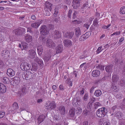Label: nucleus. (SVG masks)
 I'll use <instances>...</instances> for the list:
<instances>
[{
    "mask_svg": "<svg viewBox=\"0 0 125 125\" xmlns=\"http://www.w3.org/2000/svg\"><path fill=\"white\" fill-rule=\"evenodd\" d=\"M107 112V110L106 108L105 107H102L97 110L96 114L98 117H102L105 115Z\"/></svg>",
    "mask_w": 125,
    "mask_h": 125,
    "instance_id": "f257e3e1",
    "label": "nucleus"
},
{
    "mask_svg": "<svg viewBox=\"0 0 125 125\" xmlns=\"http://www.w3.org/2000/svg\"><path fill=\"white\" fill-rule=\"evenodd\" d=\"M35 73L33 74L31 72L28 71H24L22 74V77L23 79L26 80L31 79L33 78Z\"/></svg>",
    "mask_w": 125,
    "mask_h": 125,
    "instance_id": "f03ea898",
    "label": "nucleus"
},
{
    "mask_svg": "<svg viewBox=\"0 0 125 125\" xmlns=\"http://www.w3.org/2000/svg\"><path fill=\"white\" fill-rule=\"evenodd\" d=\"M44 107L46 109L52 110L56 108V104L54 101L50 102L48 105L47 104H46L44 105Z\"/></svg>",
    "mask_w": 125,
    "mask_h": 125,
    "instance_id": "7ed1b4c3",
    "label": "nucleus"
},
{
    "mask_svg": "<svg viewBox=\"0 0 125 125\" xmlns=\"http://www.w3.org/2000/svg\"><path fill=\"white\" fill-rule=\"evenodd\" d=\"M19 108L18 104L16 102L14 103L13 104L12 107L11 109L10 113L11 114H13L16 113H18L17 110Z\"/></svg>",
    "mask_w": 125,
    "mask_h": 125,
    "instance_id": "20e7f679",
    "label": "nucleus"
},
{
    "mask_svg": "<svg viewBox=\"0 0 125 125\" xmlns=\"http://www.w3.org/2000/svg\"><path fill=\"white\" fill-rule=\"evenodd\" d=\"M20 67L21 69L23 71L28 70L31 68V65L27 62L22 63Z\"/></svg>",
    "mask_w": 125,
    "mask_h": 125,
    "instance_id": "39448f33",
    "label": "nucleus"
},
{
    "mask_svg": "<svg viewBox=\"0 0 125 125\" xmlns=\"http://www.w3.org/2000/svg\"><path fill=\"white\" fill-rule=\"evenodd\" d=\"M81 0H73L72 2V5L73 8L74 9H77L80 6V3Z\"/></svg>",
    "mask_w": 125,
    "mask_h": 125,
    "instance_id": "423d86ee",
    "label": "nucleus"
},
{
    "mask_svg": "<svg viewBox=\"0 0 125 125\" xmlns=\"http://www.w3.org/2000/svg\"><path fill=\"white\" fill-rule=\"evenodd\" d=\"M36 50H31L29 51L28 56L31 59L34 58L36 55Z\"/></svg>",
    "mask_w": 125,
    "mask_h": 125,
    "instance_id": "0eeeda50",
    "label": "nucleus"
},
{
    "mask_svg": "<svg viewBox=\"0 0 125 125\" xmlns=\"http://www.w3.org/2000/svg\"><path fill=\"white\" fill-rule=\"evenodd\" d=\"M47 46L49 48H53L55 47V44L51 39L48 40L46 42Z\"/></svg>",
    "mask_w": 125,
    "mask_h": 125,
    "instance_id": "6e6552de",
    "label": "nucleus"
},
{
    "mask_svg": "<svg viewBox=\"0 0 125 125\" xmlns=\"http://www.w3.org/2000/svg\"><path fill=\"white\" fill-rule=\"evenodd\" d=\"M64 37L71 39L74 34L73 32H63Z\"/></svg>",
    "mask_w": 125,
    "mask_h": 125,
    "instance_id": "1a4fd4ad",
    "label": "nucleus"
},
{
    "mask_svg": "<svg viewBox=\"0 0 125 125\" xmlns=\"http://www.w3.org/2000/svg\"><path fill=\"white\" fill-rule=\"evenodd\" d=\"M7 74L8 76L11 77L14 76L15 73L13 70L9 68L7 70Z\"/></svg>",
    "mask_w": 125,
    "mask_h": 125,
    "instance_id": "9d476101",
    "label": "nucleus"
},
{
    "mask_svg": "<svg viewBox=\"0 0 125 125\" xmlns=\"http://www.w3.org/2000/svg\"><path fill=\"white\" fill-rule=\"evenodd\" d=\"M7 90L6 86L3 84L0 83V93H4Z\"/></svg>",
    "mask_w": 125,
    "mask_h": 125,
    "instance_id": "9b49d317",
    "label": "nucleus"
},
{
    "mask_svg": "<svg viewBox=\"0 0 125 125\" xmlns=\"http://www.w3.org/2000/svg\"><path fill=\"white\" fill-rule=\"evenodd\" d=\"M58 111L62 115H64L66 112L65 107L62 105L60 106L58 108Z\"/></svg>",
    "mask_w": 125,
    "mask_h": 125,
    "instance_id": "f8f14e48",
    "label": "nucleus"
},
{
    "mask_svg": "<svg viewBox=\"0 0 125 125\" xmlns=\"http://www.w3.org/2000/svg\"><path fill=\"white\" fill-rule=\"evenodd\" d=\"M63 49V47L62 45L60 44L57 46L56 48V53L58 54L62 52Z\"/></svg>",
    "mask_w": 125,
    "mask_h": 125,
    "instance_id": "ddd939ff",
    "label": "nucleus"
},
{
    "mask_svg": "<svg viewBox=\"0 0 125 125\" xmlns=\"http://www.w3.org/2000/svg\"><path fill=\"white\" fill-rule=\"evenodd\" d=\"M63 42L65 47H70L72 45L71 41L69 40H65L63 41Z\"/></svg>",
    "mask_w": 125,
    "mask_h": 125,
    "instance_id": "4468645a",
    "label": "nucleus"
},
{
    "mask_svg": "<svg viewBox=\"0 0 125 125\" xmlns=\"http://www.w3.org/2000/svg\"><path fill=\"white\" fill-rule=\"evenodd\" d=\"M32 36L28 34L25 35L24 39L26 42L28 43L31 42L32 41Z\"/></svg>",
    "mask_w": 125,
    "mask_h": 125,
    "instance_id": "2eb2a0df",
    "label": "nucleus"
},
{
    "mask_svg": "<svg viewBox=\"0 0 125 125\" xmlns=\"http://www.w3.org/2000/svg\"><path fill=\"white\" fill-rule=\"evenodd\" d=\"M81 102L80 100L75 99L73 100V105L78 106L81 104Z\"/></svg>",
    "mask_w": 125,
    "mask_h": 125,
    "instance_id": "dca6fc26",
    "label": "nucleus"
},
{
    "mask_svg": "<svg viewBox=\"0 0 125 125\" xmlns=\"http://www.w3.org/2000/svg\"><path fill=\"white\" fill-rule=\"evenodd\" d=\"M45 5V9H48L50 11H51L52 7V5L51 3L48 2H46Z\"/></svg>",
    "mask_w": 125,
    "mask_h": 125,
    "instance_id": "f3484780",
    "label": "nucleus"
},
{
    "mask_svg": "<svg viewBox=\"0 0 125 125\" xmlns=\"http://www.w3.org/2000/svg\"><path fill=\"white\" fill-rule=\"evenodd\" d=\"M41 21H38V22L32 23L31 26L35 28H38L41 23Z\"/></svg>",
    "mask_w": 125,
    "mask_h": 125,
    "instance_id": "a211bd4d",
    "label": "nucleus"
},
{
    "mask_svg": "<svg viewBox=\"0 0 125 125\" xmlns=\"http://www.w3.org/2000/svg\"><path fill=\"white\" fill-rule=\"evenodd\" d=\"M45 117L44 115H40L38 118V123L40 124L42 122Z\"/></svg>",
    "mask_w": 125,
    "mask_h": 125,
    "instance_id": "6ab92c4d",
    "label": "nucleus"
},
{
    "mask_svg": "<svg viewBox=\"0 0 125 125\" xmlns=\"http://www.w3.org/2000/svg\"><path fill=\"white\" fill-rule=\"evenodd\" d=\"M54 32V34L53 35V37L55 39H57L61 38V33L60 32Z\"/></svg>",
    "mask_w": 125,
    "mask_h": 125,
    "instance_id": "aec40b11",
    "label": "nucleus"
},
{
    "mask_svg": "<svg viewBox=\"0 0 125 125\" xmlns=\"http://www.w3.org/2000/svg\"><path fill=\"white\" fill-rule=\"evenodd\" d=\"M96 16H97L93 21V24L95 26H97L98 24L97 22L98 18V19H99V17L100 16V14L99 13H97L96 14Z\"/></svg>",
    "mask_w": 125,
    "mask_h": 125,
    "instance_id": "412c9836",
    "label": "nucleus"
},
{
    "mask_svg": "<svg viewBox=\"0 0 125 125\" xmlns=\"http://www.w3.org/2000/svg\"><path fill=\"white\" fill-rule=\"evenodd\" d=\"M118 77L116 75L114 74L112 77V80L113 83H116L119 79Z\"/></svg>",
    "mask_w": 125,
    "mask_h": 125,
    "instance_id": "4be33fe9",
    "label": "nucleus"
},
{
    "mask_svg": "<svg viewBox=\"0 0 125 125\" xmlns=\"http://www.w3.org/2000/svg\"><path fill=\"white\" fill-rule=\"evenodd\" d=\"M100 74V72L98 70H96L93 71L92 72V75L94 77H97L99 76Z\"/></svg>",
    "mask_w": 125,
    "mask_h": 125,
    "instance_id": "5701e85b",
    "label": "nucleus"
},
{
    "mask_svg": "<svg viewBox=\"0 0 125 125\" xmlns=\"http://www.w3.org/2000/svg\"><path fill=\"white\" fill-rule=\"evenodd\" d=\"M69 114L70 116L71 117H73L75 115V109L74 108L71 109L69 112Z\"/></svg>",
    "mask_w": 125,
    "mask_h": 125,
    "instance_id": "b1692460",
    "label": "nucleus"
},
{
    "mask_svg": "<svg viewBox=\"0 0 125 125\" xmlns=\"http://www.w3.org/2000/svg\"><path fill=\"white\" fill-rule=\"evenodd\" d=\"M42 45L39 46L37 48V52L39 55H41L42 53Z\"/></svg>",
    "mask_w": 125,
    "mask_h": 125,
    "instance_id": "393cba45",
    "label": "nucleus"
},
{
    "mask_svg": "<svg viewBox=\"0 0 125 125\" xmlns=\"http://www.w3.org/2000/svg\"><path fill=\"white\" fill-rule=\"evenodd\" d=\"M95 98L93 97H91L90 98L89 102L88 104V105L90 107H92V104L95 101Z\"/></svg>",
    "mask_w": 125,
    "mask_h": 125,
    "instance_id": "a878e982",
    "label": "nucleus"
},
{
    "mask_svg": "<svg viewBox=\"0 0 125 125\" xmlns=\"http://www.w3.org/2000/svg\"><path fill=\"white\" fill-rule=\"evenodd\" d=\"M113 68V67L112 65L108 66L105 68V69L106 72L111 73L112 72Z\"/></svg>",
    "mask_w": 125,
    "mask_h": 125,
    "instance_id": "bb28decb",
    "label": "nucleus"
},
{
    "mask_svg": "<svg viewBox=\"0 0 125 125\" xmlns=\"http://www.w3.org/2000/svg\"><path fill=\"white\" fill-rule=\"evenodd\" d=\"M21 44L22 47H23V49H21L22 50H27L28 48V44L24 42H22L21 43Z\"/></svg>",
    "mask_w": 125,
    "mask_h": 125,
    "instance_id": "cd10ccee",
    "label": "nucleus"
},
{
    "mask_svg": "<svg viewBox=\"0 0 125 125\" xmlns=\"http://www.w3.org/2000/svg\"><path fill=\"white\" fill-rule=\"evenodd\" d=\"M123 116V114L121 112H118L115 114L116 117L118 119H121Z\"/></svg>",
    "mask_w": 125,
    "mask_h": 125,
    "instance_id": "c85d7f7f",
    "label": "nucleus"
},
{
    "mask_svg": "<svg viewBox=\"0 0 125 125\" xmlns=\"http://www.w3.org/2000/svg\"><path fill=\"white\" fill-rule=\"evenodd\" d=\"M40 28V31H48L50 30L48 29L47 27L45 25L42 26Z\"/></svg>",
    "mask_w": 125,
    "mask_h": 125,
    "instance_id": "c756f323",
    "label": "nucleus"
},
{
    "mask_svg": "<svg viewBox=\"0 0 125 125\" xmlns=\"http://www.w3.org/2000/svg\"><path fill=\"white\" fill-rule=\"evenodd\" d=\"M102 92L101 90H96L94 93V95L96 97H99L101 94Z\"/></svg>",
    "mask_w": 125,
    "mask_h": 125,
    "instance_id": "7c9ffc66",
    "label": "nucleus"
},
{
    "mask_svg": "<svg viewBox=\"0 0 125 125\" xmlns=\"http://www.w3.org/2000/svg\"><path fill=\"white\" fill-rule=\"evenodd\" d=\"M48 32H40V33L41 34L42 37V35L43 36H45L46 34H48ZM45 37L44 36L43 37V36L42 37V41L43 42H44Z\"/></svg>",
    "mask_w": 125,
    "mask_h": 125,
    "instance_id": "2f4dec72",
    "label": "nucleus"
},
{
    "mask_svg": "<svg viewBox=\"0 0 125 125\" xmlns=\"http://www.w3.org/2000/svg\"><path fill=\"white\" fill-rule=\"evenodd\" d=\"M2 81L4 83H9V79L6 77H3Z\"/></svg>",
    "mask_w": 125,
    "mask_h": 125,
    "instance_id": "473e14b6",
    "label": "nucleus"
},
{
    "mask_svg": "<svg viewBox=\"0 0 125 125\" xmlns=\"http://www.w3.org/2000/svg\"><path fill=\"white\" fill-rule=\"evenodd\" d=\"M36 60V61L37 60L38 63L40 64L41 66H42L43 65V61L42 60L39 59L38 58H37Z\"/></svg>",
    "mask_w": 125,
    "mask_h": 125,
    "instance_id": "72a5a7b5",
    "label": "nucleus"
},
{
    "mask_svg": "<svg viewBox=\"0 0 125 125\" xmlns=\"http://www.w3.org/2000/svg\"><path fill=\"white\" fill-rule=\"evenodd\" d=\"M50 55H45L43 59L46 62H48L50 60Z\"/></svg>",
    "mask_w": 125,
    "mask_h": 125,
    "instance_id": "f704fd0d",
    "label": "nucleus"
},
{
    "mask_svg": "<svg viewBox=\"0 0 125 125\" xmlns=\"http://www.w3.org/2000/svg\"><path fill=\"white\" fill-rule=\"evenodd\" d=\"M58 13V9L57 8H55L54 10V13L53 15L55 17H56Z\"/></svg>",
    "mask_w": 125,
    "mask_h": 125,
    "instance_id": "c9c22d12",
    "label": "nucleus"
},
{
    "mask_svg": "<svg viewBox=\"0 0 125 125\" xmlns=\"http://www.w3.org/2000/svg\"><path fill=\"white\" fill-rule=\"evenodd\" d=\"M13 80L15 84H17L20 82V80L19 78L17 77H15L13 79Z\"/></svg>",
    "mask_w": 125,
    "mask_h": 125,
    "instance_id": "e433bc0d",
    "label": "nucleus"
},
{
    "mask_svg": "<svg viewBox=\"0 0 125 125\" xmlns=\"http://www.w3.org/2000/svg\"><path fill=\"white\" fill-rule=\"evenodd\" d=\"M101 105V104L98 102H96L94 103V108L96 109L99 106H100Z\"/></svg>",
    "mask_w": 125,
    "mask_h": 125,
    "instance_id": "4c0bfd02",
    "label": "nucleus"
},
{
    "mask_svg": "<svg viewBox=\"0 0 125 125\" xmlns=\"http://www.w3.org/2000/svg\"><path fill=\"white\" fill-rule=\"evenodd\" d=\"M120 13L122 14L125 13V7H122L120 9Z\"/></svg>",
    "mask_w": 125,
    "mask_h": 125,
    "instance_id": "58836bf2",
    "label": "nucleus"
},
{
    "mask_svg": "<svg viewBox=\"0 0 125 125\" xmlns=\"http://www.w3.org/2000/svg\"><path fill=\"white\" fill-rule=\"evenodd\" d=\"M32 69L33 71H36L38 69L37 65L36 64H35V65H33V64H32Z\"/></svg>",
    "mask_w": 125,
    "mask_h": 125,
    "instance_id": "ea45409f",
    "label": "nucleus"
},
{
    "mask_svg": "<svg viewBox=\"0 0 125 125\" xmlns=\"http://www.w3.org/2000/svg\"><path fill=\"white\" fill-rule=\"evenodd\" d=\"M25 29L23 28L20 27L15 30V31H25Z\"/></svg>",
    "mask_w": 125,
    "mask_h": 125,
    "instance_id": "a19ab883",
    "label": "nucleus"
},
{
    "mask_svg": "<svg viewBox=\"0 0 125 125\" xmlns=\"http://www.w3.org/2000/svg\"><path fill=\"white\" fill-rule=\"evenodd\" d=\"M83 34L82 35L80 38L79 39L80 41H83L86 40L87 38Z\"/></svg>",
    "mask_w": 125,
    "mask_h": 125,
    "instance_id": "79ce46f5",
    "label": "nucleus"
},
{
    "mask_svg": "<svg viewBox=\"0 0 125 125\" xmlns=\"http://www.w3.org/2000/svg\"><path fill=\"white\" fill-rule=\"evenodd\" d=\"M82 111V110L81 108L80 107H77L76 110L75 111L76 113L78 114L81 113Z\"/></svg>",
    "mask_w": 125,
    "mask_h": 125,
    "instance_id": "37998d69",
    "label": "nucleus"
},
{
    "mask_svg": "<svg viewBox=\"0 0 125 125\" xmlns=\"http://www.w3.org/2000/svg\"><path fill=\"white\" fill-rule=\"evenodd\" d=\"M5 113L2 111H0V119L2 118L5 116Z\"/></svg>",
    "mask_w": 125,
    "mask_h": 125,
    "instance_id": "c03bdc74",
    "label": "nucleus"
},
{
    "mask_svg": "<svg viewBox=\"0 0 125 125\" xmlns=\"http://www.w3.org/2000/svg\"><path fill=\"white\" fill-rule=\"evenodd\" d=\"M102 47V46H100L98 48L97 50L96 51L97 54L100 53L102 51V50H103V49L101 50Z\"/></svg>",
    "mask_w": 125,
    "mask_h": 125,
    "instance_id": "a18cd8bd",
    "label": "nucleus"
},
{
    "mask_svg": "<svg viewBox=\"0 0 125 125\" xmlns=\"http://www.w3.org/2000/svg\"><path fill=\"white\" fill-rule=\"evenodd\" d=\"M74 13L73 15L72 18L73 19H75L77 17V12L76 11H74Z\"/></svg>",
    "mask_w": 125,
    "mask_h": 125,
    "instance_id": "49530a36",
    "label": "nucleus"
},
{
    "mask_svg": "<svg viewBox=\"0 0 125 125\" xmlns=\"http://www.w3.org/2000/svg\"><path fill=\"white\" fill-rule=\"evenodd\" d=\"M90 32H86L85 34L83 35H84V36L87 39L91 35V33Z\"/></svg>",
    "mask_w": 125,
    "mask_h": 125,
    "instance_id": "de8ad7c7",
    "label": "nucleus"
},
{
    "mask_svg": "<svg viewBox=\"0 0 125 125\" xmlns=\"http://www.w3.org/2000/svg\"><path fill=\"white\" fill-rule=\"evenodd\" d=\"M73 11L72 10H70L69 11L68 14V17L69 18H71V16L72 13Z\"/></svg>",
    "mask_w": 125,
    "mask_h": 125,
    "instance_id": "09e8293b",
    "label": "nucleus"
},
{
    "mask_svg": "<svg viewBox=\"0 0 125 125\" xmlns=\"http://www.w3.org/2000/svg\"><path fill=\"white\" fill-rule=\"evenodd\" d=\"M45 11L44 12V14L47 16L50 15V12L47 10V9H45Z\"/></svg>",
    "mask_w": 125,
    "mask_h": 125,
    "instance_id": "8fccbe9b",
    "label": "nucleus"
},
{
    "mask_svg": "<svg viewBox=\"0 0 125 125\" xmlns=\"http://www.w3.org/2000/svg\"><path fill=\"white\" fill-rule=\"evenodd\" d=\"M88 5L87 4V3L84 4L82 7V9L83 10L86 9H87V7H88Z\"/></svg>",
    "mask_w": 125,
    "mask_h": 125,
    "instance_id": "3c124183",
    "label": "nucleus"
},
{
    "mask_svg": "<svg viewBox=\"0 0 125 125\" xmlns=\"http://www.w3.org/2000/svg\"><path fill=\"white\" fill-rule=\"evenodd\" d=\"M22 32H15V34L18 36H21L24 34L22 33Z\"/></svg>",
    "mask_w": 125,
    "mask_h": 125,
    "instance_id": "603ef678",
    "label": "nucleus"
},
{
    "mask_svg": "<svg viewBox=\"0 0 125 125\" xmlns=\"http://www.w3.org/2000/svg\"><path fill=\"white\" fill-rule=\"evenodd\" d=\"M88 98V94H85L83 97V99L85 101H87V100Z\"/></svg>",
    "mask_w": 125,
    "mask_h": 125,
    "instance_id": "864d4df0",
    "label": "nucleus"
},
{
    "mask_svg": "<svg viewBox=\"0 0 125 125\" xmlns=\"http://www.w3.org/2000/svg\"><path fill=\"white\" fill-rule=\"evenodd\" d=\"M7 1H0V3H2V4L1 5H6V4L5 3H7Z\"/></svg>",
    "mask_w": 125,
    "mask_h": 125,
    "instance_id": "5fc2aeb1",
    "label": "nucleus"
},
{
    "mask_svg": "<svg viewBox=\"0 0 125 125\" xmlns=\"http://www.w3.org/2000/svg\"><path fill=\"white\" fill-rule=\"evenodd\" d=\"M75 34L76 37H78L81 35V32H75Z\"/></svg>",
    "mask_w": 125,
    "mask_h": 125,
    "instance_id": "6e6d98bb",
    "label": "nucleus"
},
{
    "mask_svg": "<svg viewBox=\"0 0 125 125\" xmlns=\"http://www.w3.org/2000/svg\"><path fill=\"white\" fill-rule=\"evenodd\" d=\"M49 27L51 30H52L54 29V26L53 25L50 24L49 25Z\"/></svg>",
    "mask_w": 125,
    "mask_h": 125,
    "instance_id": "4d7b16f0",
    "label": "nucleus"
},
{
    "mask_svg": "<svg viewBox=\"0 0 125 125\" xmlns=\"http://www.w3.org/2000/svg\"><path fill=\"white\" fill-rule=\"evenodd\" d=\"M26 89V88H23L21 89V91L22 92V94H25Z\"/></svg>",
    "mask_w": 125,
    "mask_h": 125,
    "instance_id": "13d9d810",
    "label": "nucleus"
},
{
    "mask_svg": "<svg viewBox=\"0 0 125 125\" xmlns=\"http://www.w3.org/2000/svg\"><path fill=\"white\" fill-rule=\"evenodd\" d=\"M112 87L114 89V91L116 92L117 91L118 88L116 86L112 85Z\"/></svg>",
    "mask_w": 125,
    "mask_h": 125,
    "instance_id": "bf43d9fd",
    "label": "nucleus"
},
{
    "mask_svg": "<svg viewBox=\"0 0 125 125\" xmlns=\"http://www.w3.org/2000/svg\"><path fill=\"white\" fill-rule=\"evenodd\" d=\"M120 32H115L114 33L112 34L111 35L112 36L114 35H119L120 34Z\"/></svg>",
    "mask_w": 125,
    "mask_h": 125,
    "instance_id": "052dcab7",
    "label": "nucleus"
},
{
    "mask_svg": "<svg viewBox=\"0 0 125 125\" xmlns=\"http://www.w3.org/2000/svg\"><path fill=\"white\" fill-rule=\"evenodd\" d=\"M111 26V24H109L107 26H104L102 27V28L104 29H107Z\"/></svg>",
    "mask_w": 125,
    "mask_h": 125,
    "instance_id": "680f3d73",
    "label": "nucleus"
},
{
    "mask_svg": "<svg viewBox=\"0 0 125 125\" xmlns=\"http://www.w3.org/2000/svg\"><path fill=\"white\" fill-rule=\"evenodd\" d=\"M84 89L83 88L82 90L80 91V94L81 95H83L84 93Z\"/></svg>",
    "mask_w": 125,
    "mask_h": 125,
    "instance_id": "e2e57ef3",
    "label": "nucleus"
},
{
    "mask_svg": "<svg viewBox=\"0 0 125 125\" xmlns=\"http://www.w3.org/2000/svg\"><path fill=\"white\" fill-rule=\"evenodd\" d=\"M103 125H110V122H106L104 123Z\"/></svg>",
    "mask_w": 125,
    "mask_h": 125,
    "instance_id": "0e129e2a",
    "label": "nucleus"
},
{
    "mask_svg": "<svg viewBox=\"0 0 125 125\" xmlns=\"http://www.w3.org/2000/svg\"><path fill=\"white\" fill-rule=\"evenodd\" d=\"M89 25L86 24H85L84 25V27L85 28L87 29H88Z\"/></svg>",
    "mask_w": 125,
    "mask_h": 125,
    "instance_id": "69168bd1",
    "label": "nucleus"
},
{
    "mask_svg": "<svg viewBox=\"0 0 125 125\" xmlns=\"http://www.w3.org/2000/svg\"><path fill=\"white\" fill-rule=\"evenodd\" d=\"M124 37H121L119 40V42H122L124 41Z\"/></svg>",
    "mask_w": 125,
    "mask_h": 125,
    "instance_id": "338daca9",
    "label": "nucleus"
},
{
    "mask_svg": "<svg viewBox=\"0 0 125 125\" xmlns=\"http://www.w3.org/2000/svg\"><path fill=\"white\" fill-rule=\"evenodd\" d=\"M88 122L87 121H85L83 122V125H88Z\"/></svg>",
    "mask_w": 125,
    "mask_h": 125,
    "instance_id": "774afa93",
    "label": "nucleus"
}]
</instances>
